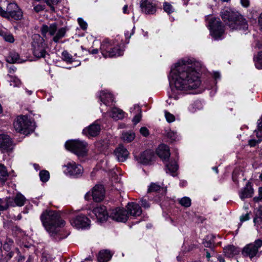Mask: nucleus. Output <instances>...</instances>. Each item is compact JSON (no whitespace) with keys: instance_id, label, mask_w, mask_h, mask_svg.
<instances>
[{"instance_id":"nucleus-1","label":"nucleus","mask_w":262,"mask_h":262,"mask_svg":"<svg viewBox=\"0 0 262 262\" xmlns=\"http://www.w3.org/2000/svg\"><path fill=\"white\" fill-rule=\"evenodd\" d=\"M198 64L199 63L189 59L179 60L171 68L169 75L170 83L177 90L182 91L198 88L201 84Z\"/></svg>"},{"instance_id":"nucleus-2","label":"nucleus","mask_w":262,"mask_h":262,"mask_svg":"<svg viewBox=\"0 0 262 262\" xmlns=\"http://www.w3.org/2000/svg\"><path fill=\"white\" fill-rule=\"evenodd\" d=\"M40 219L46 230L52 236L56 235L66 224L65 221L60 218L59 213L53 210L43 211Z\"/></svg>"},{"instance_id":"nucleus-3","label":"nucleus","mask_w":262,"mask_h":262,"mask_svg":"<svg viewBox=\"0 0 262 262\" xmlns=\"http://www.w3.org/2000/svg\"><path fill=\"white\" fill-rule=\"evenodd\" d=\"M221 13L223 20L231 30H239L243 33L247 31L248 24L238 12L227 8L222 10Z\"/></svg>"},{"instance_id":"nucleus-4","label":"nucleus","mask_w":262,"mask_h":262,"mask_svg":"<svg viewBox=\"0 0 262 262\" xmlns=\"http://www.w3.org/2000/svg\"><path fill=\"white\" fill-rule=\"evenodd\" d=\"M100 51L104 58L121 56L123 50L118 45H113L108 39H104L101 44Z\"/></svg>"},{"instance_id":"nucleus-5","label":"nucleus","mask_w":262,"mask_h":262,"mask_svg":"<svg viewBox=\"0 0 262 262\" xmlns=\"http://www.w3.org/2000/svg\"><path fill=\"white\" fill-rule=\"evenodd\" d=\"M14 127L17 132L27 135L34 130L35 125L28 117L21 116L14 122Z\"/></svg>"},{"instance_id":"nucleus-6","label":"nucleus","mask_w":262,"mask_h":262,"mask_svg":"<svg viewBox=\"0 0 262 262\" xmlns=\"http://www.w3.org/2000/svg\"><path fill=\"white\" fill-rule=\"evenodd\" d=\"M32 42L33 54L37 58H44L47 52L43 38L38 34H34Z\"/></svg>"},{"instance_id":"nucleus-7","label":"nucleus","mask_w":262,"mask_h":262,"mask_svg":"<svg viewBox=\"0 0 262 262\" xmlns=\"http://www.w3.org/2000/svg\"><path fill=\"white\" fill-rule=\"evenodd\" d=\"M208 28L210 35L215 39H221L225 32V27L219 18H211L209 21Z\"/></svg>"},{"instance_id":"nucleus-8","label":"nucleus","mask_w":262,"mask_h":262,"mask_svg":"<svg viewBox=\"0 0 262 262\" xmlns=\"http://www.w3.org/2000/svg\"><path fill=\"white\" fill-rule=\"evenodd\" d=\"M64 145L67 149L78 156H83L86 152L87 144L84 141L78 140H70L67 141Z\"/></svg>"},{"instance_id":"nucleus-9","label":"nucleus","mask_w":262,"mask_h":262,"mask_svg":"<svg viewBox=\"0 0 262 262\" xmlns=\"http://www.w3.org/2000/svg\"><path fill=\"white\" fill-rule=\"evenodd\" d=\"M23 16L22 11L15 3H10L5 11L2 9V16L8 19L13 18L15 20H20Z\"/></svg>"},{"instance_id":"nucleus-10","label":"nucleus","mask_w":262,"mask_h":262,"mask_svg":"<svg viewBox=\"0 0 262 262\" xmlns=\"http://www.w3.org/2000/svg\"><path fill=\"white\" fill-rule=\"evenodd\" d=\"M64 173L68 176L78 178L82 176L83 167L75 162H69L62 167Z\"/></svg>"},{"instance_id":"nucleus-11","label":"nucleus","mask_w":262,"mask_h":262,"mask_svg":"<svg viewBox=\"0 0 262 262\" xmlns=\"http://www.w3.org/2000/svg\"><path fill=\"white\" fill-rule=\"evenodd\" d=\"M90 220L85 215L80 214L70 220L71 225L78 229H88L90 227Z\"/></svg>"},{"instance_id":"nucleus-12","label":"nucleus","mask_w":262,"mask_h":262,"mask_svg":"<svg viewBox=\"0 0 262 262\" xmlns=\"http://www.w3.org/2000/svg\"><path fill=\"white\" fill-rule=\"evenodd\" d=\"M262 246V241L257 239L254 243L247 245L242 251V254L245 256L250 258L256 256L258 254V249Z\"/></svg>"},{"instance_id":"nucleus-13","label":"nucleus","mask_w":262,"mask_h":262,"mask_svg":"<svg viewBox=\"0 0 262 262\" xmlns=\"http://www.w3.org/2000/svg\"><path fill=\"white\" fill-rule=\"evenodd\" d=\"M104 193V187L101 185H96L93 187L91 192L86 193L85 199L89 200L90 197L92 196L95 202H100L103 200Z\"/></svg>"},{"instance_id":"nucleus-14","label":"nucleus","mask_w":262,"mask_h":262,"mask_svg":"<svg viewBox=\"0 0 262 262\" xmlns=\"http://www.w3.org/2000/svg\"><path fill=\"white\" fill-rule=\"evenodd\" d=\"M110 217L117 222H125L128 218V213L123 208H116L111 211Z\"/></svg>"},{"instance_id":"nucleus-15","label":"nucleus","mask_w":262,"mask_h":262,"mask_svg":"<svg viewBox=\"0 0 262 262\" xmlns=\"http://www.w3.org/2000/svg\"><path fill=\"white\" fill-rule=\"evenodd\" d=\"M155 154L151 150H145L139 156H136V160L140 163L144 165L151 164L154 160Z\"/></svg>"},{"instance_id":"nucleus-16","label":"nucleus","mask_w":262,"mask_h":262,"mask_svg":"<svg viewBox=\"0 0 262 262\" xmlns=\"http://www.w3.org/2000/svg\"><path fill=\"white\" fill-rule=\"evenodd\" d=\"M13 145L8 135H0V149L3 152H8L13 149Z\"/></svg>"},{"instance_id":"nucleus-17","label":"nucleus","mask_w":262,"mask_h":262,"mask_svg":"<svg viewBox=\"0 0 262 262\" xmlns=\"http://www.w3.org/2000/svg\"><path fill=\"white\" fill-rule=\"evenodd\" d=\"M100 130V125L95 122L88 127L84 128L83 129L82 133L89 138L93 137L98 135Z\"/></svg>"},{"instance_id":"nucleus-18","label":"nucleus","mask_w":262,"mask_h":262,"mask_svg":"<svg viewBox=\"0 0 262 262\" xmlns=\"http://www.w3.org/2000/svg\"><path fill=\"white\" fill-rule=\"evenodd\" d=\"M92 213L99 222L105 221L108 217L106 207L104 206H98L95 208L93 210Z\"/></svg>"},{"instance_id":"nucleus-19","label":"nucleus","mask_w":262,"mask_h":262,"mask_svg":"<svg viewBox=\"0 0 262 262\" xmlns=\"http://www.w3.org/2000/svg\"><path fill=\"white\" fill-rule=\"evenodd\" d=\"M141 8L143 12L147 14H153L156 11V5L151 0H142Z\"/></svg>"},{"instance_id":"nucleus-20","label":"nucleus","mask_w":262,"mask_h":262,"mask_svg":"<svg viewBox=\"0 0 262 262\" xmlns=\"http://www.w3.org/2000/svg\"><path fill=\"white\" fill-rule=\"evenodd\" d=\"M127 207V213H128L129 216L137 217L140 216L142 210L140 206L137 203L132 202L128 203Z\"/></svg>"},{"instance_id":"nucleus-21","label":"nucleus","mask_w":262,"mask_h":262,"mask_svg":"<svg viewBox=\"0 0 262 262\" xmlns=\"http://www.w3.org/2000/svg\"><path fill=\"white\" fill-rule=\"evenodd\" d=\"M156 152L159 158L163 161L168 159L170 155L169 147L165 144L160 145Z\"/></svg>"},{"instance_id":"nucleus-22","label":"nucleus","mask_w":262,"mask_h":262,"mask_svg":"<svg viewBox=\"0 0 262 262\" xmlns=\"http://www.w3.org/2000/svg\"><path fill=\"white\" fill-rule=\"evenodd\" d=\"M253 222L258 232L262 234V207L255 210Z\"/></svg>"},{"instance_id":"nucleus-23","label":"nucleus","mask_w":262,"mask_h":262,"mask_svg":"<svg viewBox=\"0 0 262 262\" xmlns=\"http://www.w3.org/2000/svg\"><path fill=\"white\" fill-rule=\"evenodd\" d=\"M115 155L119 162L125 161L128 156V150L122 145H119L114 151Z\"/></svg>"},{"instance_id":"nucleus-24","label":"nucleus","mask_w":262,"mask_h":262,"mask_svg":"<svg viewBox=\"0 0 262 262\" xmlns=\"http://www.w3.org/2000/svg\"><path fill=\"white\" fill-rule=\"evenodd\" d=\"M253 193V189L250 183L248 182L245 187L239 193V198L244 200L246 198L252 197Z\"/></svg>"},{"instance_id":"nucleus-25","label":"nucleus","mask_w":262,"mask_h":262,"mask_svg":"<svg viewBox=\"0 0 262 262\" xmlns=\"http://www.w3.org/2000/svg\"><path fill=\"white\" fill-rule=\"evenodd\" d=\"M179 168L177 162L175 160H171L165 164V171L172 176H176V172Z\"/></svg>"},{"instance_id":"nucleus-26","label":"nucleus","mask_w":262,"mask_h":262,"mask_svg":"<svg viewBox=\"0 0 262 262\" xmlns=\"http://www.w3.org/2000/svg\"><path fill=\"white\" fill-rule=\"evenodd\" d=\"M100 99L105 105H109L114 101L113 96L107 91H103L100 92Z\"/></svg>"},{"instance_id":"nucleus-27","label":"nucleus","mask_w":262,"mask_h":262,"mask_svg":"<svg viewBox=\"0 0 262 262\" xmlns=\"http://www.w3.org/2000/svg\"><path fill=\"white\" fill-rule=\"evenodd\" d=\"M239 252L238 248L232 245L228 246L224 249L225 256L229 258L239 254Z\"/></svg>"},{"instance_id":"nucleus-28","label":"nucleus","mask_w":262,"mask_h":262,"mask_svg":"<svg viewBox=\"0 0 262 262\" xmlns=\"http://www.w3.org/2000/svg\"><path fill=\"white\" fill-rule=\"evenodd\" d=\"M110 116L114 120H118L122 119L125 116V113L117 107H114L110 113Z\"/></svg>"},{"instance_id":"nucleus-29","label":"nucleus","mask_w":262,"mask_h":262,"mask_svg":"<svg viewBox=\"0 0 262 262\" xmlns=\"http://www.w3.org/2000/svg\"><path fill=\"white\" fill-rule=\"evenodd\" d=\"M12 199V204H13V205H11L12 207L15 206L21 207L24 205L26 201V198L19 192L17 193L13 199Z\"/></svg>"},{"instance_id":"nucleus-30","label":"nucleus","mask_w":262,"mask_h":262,"mask_svg":"<svg viewBox=\"0 0 262 262\" xmlns=\"http://www.w3.org/2000/svg\"><path fill=\"white\" fill-rule=\"evenodd\" d=\"M12 199L10 197L0 199V211H5L9 208L12 204Z\"/></svg>"},{"instance_id":"nucleus-31","label":"nucleus","mask_w":262,"mask_h":262,"mask_svg":"<svg viewBox=\"0 0 262 262\" xmlns=\"http://www.w3.org/2000/svg\"><path fill=\"white\" fill-rule=\"evenodd\" d=\"M112 256V254L109 251H101L98 256V262H107L111 259Z\"/></svg>"},{"instance_id":"nucleus-32","label":"nucleus","mask_w":262,"mask_h":262,"mask_svg":"<svg viewBox=\"0 0 262 262\" xmlns=\"http://www.w3.org/2000/svg\"><path fill=\"white\" fill-rule=\"evenodd\" d=\"M135 138V134L134 133L128 131V132H123L122 133L121 139V140L125 143H129L132 142L134 140Z\"/></svg>"},{"instance_id":"nucleus-33","label":"nucleus","mask_w":262,"mask_h":262,"mask_svg":"<svg viewBox=\"0 0 262 262\" xmlns=\"http://www.w3.org/2000/svg\"><path fill=\"white\" fill-rule=\"evenodd\" d=\"M134 110H137V114H134L135 116L133 119V122L135 124H137L139 123L142 117V112H141V107L137 104L134 105Z\"/></svg>"},{"instance_id":"nucleus-34","label":"nucleus","mask_w":262,"mask_h":262,"mask_svg":"<svg viewBox=\"0 0 262 262\" xmlns=\"http://www.w3.org/2000/svg\"><path fill=\"white\" fill-rule=\"evenodd\" d=\"M67 30L65 28H60L53 37V40L56 43L59 42V40L63 38L66 33Z\"/></svg>"},{"instance_id":"nucleus-35","label":"nucleus","mask_w":262,"mask_h":262,"mask_svg":"<svg viewBox=\"0 0 262 262\" xmlns=\"http://www.w3.org/2000/svg\"><path fill=\"white\" fill-rule=\"evenodd\" d=\"M7 61L9 63L20 62L19 59V55L15 52L10 53L7 57Z\"/></svg>"},{"instance_id":"nucleus-36","label":"nucleus","mask_w":262,"mask_h":262,"mask_svg":"<svg viewBox=\"0 0 262 262\" xmlns=\"http://www.w3.org/2000/svg\"><path fill=\"white\" fill-rule=\"evenodd\" d=\"M254 61L257 69H262V52H259L254 57Z\"/></svg>"},{"instance_id":"nucleus-37","label":"nucleus","mask_w":262,"mask_h":262,"mask_svg":"<svg viewBox=\"0 0 262 262\" xmlns=\"http://www.w3.org/2000/svg\"><path fill=\"white\" fill-rule=\"evenodd\" d=\"M8 177V173L6 169V167L3 165L0 164V179L3 182H5L7 180Z\"/></svg>"},{"instance_id":"nucleus-38","label":"nucleus","mask_w":262,"mask_h":262,"mask_svg":"<svg viewBox=\"0 0 262 262\" xmlns=\"http://www.w3.org/2000/svg\"><path fill=\"white\" fill-rule=\"evenodd\" d=\"M165 135L171 142L176 141L178 138L177 133L170 129L165 130Z\"/></svg>"},{"instance_id":"nucleus-39","label":"nucleus","mask_w":262,"mask_h":262,"mask_svg":"<svg viewBox=\"0 0 262 262\" xmlns=\"http://www.w3.org/2000/svg\"><path fill=\"white\" fill-rule=\"evenodd\" d=\"M161 189V187L158 183H151L150 185L148 186V188L147 190L148 193L150 192H156Z\"/></svg>"},{"instance_id":"nucleus-40","label":"nucleus","mask_w":262,"mask_h":262,"mask_svg":"<svg viewBox=\"0 0 262 262\" xmlns=\"http://www.w3.org/2000/svg\"><path fill=\"white\" fill-rule=\"evenodd\" d=\"M179 203L185 207H189L191 206V200L187 196H184L179 200Z\"/></svg>"},{"instance_id":"nucleus-41","label":"nucleus","mask_w":262,"mask_h":262,"mask_svg":"<svg viewBox=\"0 0 262 262\" xmlns=\"http://www.w3.org/2000/svg\"><path fill=\"white\" fill-rule=\"evenodd\" d=\"M40 179L42 182H47L50 178L49 172L47 170H41L39 172Z\"/></svg>"},{"instance_id":"nucleus-42","label":"nucleus","mask_w":262,"mask_h":262,"mask_svg":"<svg viewBox=\"0 0 262 262\" xmlns=\"http://www.w3.org/2000/svg\"><path fill=\"white\" fill-rule=\"evenodd\" d=\"M61 58L64 61L67 62L71 63L73 61L72 56L67 51L62 52Z\"/></svg>"},{"instance_id":"nucleus-43","label":"nucleus","mask_w":262,"mask_h":262,"mask_svg":"<svg viewBox=\"0 0 262 262\" xmlns=\"http://www.w3.org/2000/svg\"><path fill=\"white\" fill-rule=\"evenodd\" d=\"M95 146H96V147L98 148V150L100 152L104 151V150L107 147L106 143L104 141H98V142H96Z\"/></svg>"},{"instance_id":"nucleus-44","label":"nucleus","mask_w":262,"mask_h":262,"mask_svg":"<svg viewBox=\"0 0 262 262\" xmlns=\"http://www.w3.org/2000/svg\"><path fill=\"white\" fill-rule=\"evenodd\" d=\"M3 38L8 42H13L14 41V38L13 36L10 33H7L5 32H3V34L2 35Z\"/></svg>"},{"instance_id":"nucleus-45","label":"nucleus","mask_w":262,"mask_h":262,"mask_svg":"<svg viewBox=\"0 0 262 262\" xmlns=\"http://www.w3.org/2000/svg\"><path fill=\"white\" fill-rule=\"evenodd\" d=\"M163 9L168 14L173 12L174 11V9L171 6V5L167 2L164 3Z\"/></svg>"},{"instance_id":"nucleus-46","label":"nucleus","mask_w":262,"mask_h":262,"mask_svg":"<svg viewBox=\"0 0 262 262\" xmlns=\"http://www.w3.org/2000/svg\"><path fill=\"white\" fill-rule=\"evenodd\" d=\"M57 26L56 24L53 23L49 26V33L51 36H54L57 31Z\"/></svg>"},{"instance_id":"nucleus-47","label":"nucleus","mask_w":262,"mask_h":262,"mask_svg":"<svg viewBox=\"0 0 262 262\" xmlns=\"http://www.w3.org/2000/svg\"><path fill=\"white\" fill-rule=\"evenodd\" d=\"M10 84L13 87H18L21 85V81L16 77H12L10 81Z\"/></svg>"},{"instance_id":"nucleus-48","label":"nucleus","mask_w":262,"mask_h":262,"mask_svg":"<svg viewBox=\"0 0 262 262\" xmlns=\"http://www.w3.org/2000/svg\"><path fill=\"white\" fill-rule=\"evenodd\" d=\"M45 2L49 6L52 11H55V8L54 5H56L59 2V0H45Z\"/></svg>"},{"instance_id":"nucleus-49","label":"nucleus","mask_w":262,"mask_h":262,"mask_svg":"<svg viewBox=\"0 0 262 262\" xmlns=\"http://www.w3.org/2000/svg\"><path fill=\"white\" fill-rule=\"evenodd\" d=\"M165 116L166 120L168 122H172L175 120L174 116L172 114L169 113V112H168L167 111L165 112Z\"/></svg>"},{"instance_id":"nucleus-50","label":"nucleus","mask_w":262,"mask_h":262,"mask_svg":"<svg viewBox=\"0 0 262 262\" xmlns=\"http://www.w3.org/2000/svg\"><path fill=\"white\" fill-rule=\"evenodd\" d=\"M13 244V241L11 239H9L3 245V248L6 251H8L11 249V246Z\"/></svg>"},{"instance_id":"nucleus-51","label":"nucleus","mask_w":262,"mask_h":262,"mask_svg":"<svg viewBox=\"0 0 262 262\" xmlns=\"http://www.w3.org/2000/svg\"><path fill=\"white\" fill-rule=\"evenodd\" d=\"M78 22L82 29L85 30L87 28V24L81 18H78Z\"/></svg>"},{"instance_id":"nucleus-52","label":"nucleus","mask_w":262,"mask_h":262,"mask_svg":"<svg viewBox=\"0 0 262 262\" xmlns=\"http://www.w3.org/2000/svg\"><path fill=\"white\" fill-rule=\"evenodd\" d=\"M48 32H49V26L47 25H43L41 28V34L43 37H46Z\"/></svg>"},{"instance_id":"nucleus-53","label":"nucleus","mask_w":262,"mask_h":262,"mask_svg":"<svg viewBox=\"0 0 262 262\" xmlns=\"http://www.w3.org/2000/svg\"><path fill=\"white\" fill-rule=\"evenodd\" d=\"M249 219H250L249 214L248 213L242 215L240 216L241 223H243L244 222L248 221Z\"/></svg>"},{"instance_id":"nucleus-54","label":"nucleus","mask_w":262,"mask_h":262,"mask_svg":"<svg viewBox=\"0 0 262 262\" xmlns=\"http://www.w3.org/2000/svg\"><path fill=\"white\" fill-rule=\"evenodd\" d=\"M140 133L144 136L146 137L149 134V132L147 128L145 127H142L140 130Z\"/></svg>"},{"instance_id":"nucleus-55","label":"nucleus","mask_w":262,"mask_h":262,"mask_svg":"<svg viewBox=\"0 0 262 262\" xmlns=\"http://www.w3.org/2000/svg\"><path fill=\"white\" fill-rule=\"evenodd\" d=\"M141 202L142 206L145 208H148L150 207L149 203L145 199L142 198Z\"/></svg>"},{"instance_id":"nucleus-56","label":"nucleus","mask_w":262,"mask_h":262,"mask_svg":"<svg viewBox=\"0 0 262 262\" xmlns=\"http://www.w3.org/2000/svg\"><path fill=\"white\" fill-rule=\"evenodd\" d=\"M45 9V6L41 5H37L34 7V10L36 12H39Z\"/></svg>"},{"instance_id":"nucleus-57","label":"nucleus","mask_w":262,"mask_h":262,"mask_svg":"<svg viewBox=\"0 0 262 262\" xmlns=\"http://www.w3.org/2000/svg\"><path fill=\"white\" fill-rule=\"evenodd\" d=\"M260 142L259 140L256 141L255 140L251 139L249 141V144L250 146L253 147L257 143H259Z\"/></svg>"},{"instance_id":"nucleus-58","label":"nucleus","mask_w":262,"mask_h":262,"mask_svg":"<svg viewBox=\"0 0 262 262\" xmlns=\"http://www.w3.org/2000/svg\"><path fill=\"white\" fill-rule=\"evenodd\" d=\"M213 242H213H211V241H209V242H207V241H205V242H203V244L204 245L205 247H211L213 245Z\"/></svg>"},{"instance_id":"nucleus-59","label":"nucleus","mask_w":262,"mask_h":262,"mask_svg":"<svg viewBox=\"0 0 262 262\" xmlns=\"http://www.w3.org/2000/svg\"><path fill=\"white\" fill-rule=\"evenodd\" d=\"M241 3L243 7H248L249 6V0H241Z\"/></svg>"},{"instance_id":"nucleus-60","label":"nucleus","mask_w":262,"mask_h":262,"mask_svg":"<svg viewBox=\"0 0 262 262\" xmlns=\"http://www.w3.org/2000/svg\"><path fill=\"white\" fill-rule=\"evenodd\" d=\"M198 103L199 102H195L194 104H191L188 107L189 111L192 113L196 111V110L194 108V106L198 104Z\"/></svg>"},{"instance_id":"nucleus-61","label":"nucleus","mask_w":262,"mask_h":262,"mask_svg":"<svg viewBox=\"0 0 262 262\" xmlns=\"http://www.w3.org/2000/svg\"><path fill=\"white\" fill-rule=\"evenodd\" d=\"M134 33V31L133 30H132L131 32L129 33L128 31H127L125 33V35L126 38H130L132 35Z\"/></svg>"},{"instance_id":"nucleus-62","label":"nucleus","mask_w":262,"mask_h":262,"mask_svg":"<svg viewBox=\"0 0 262 262\" xmlns=\"http://www.w3.org/2000/svg\"><path fill=\"white\" fill-rule=\"evenodd\" d=\"M253 200L255 202H258L262 200V194L259 193L258 196H256L253 198Z\"/></svg>"},{"instance_id":"nucleus-63","label":"nucleus","mask_w":262,"mask_h":262,"mask_svg":"<svg viewBox=\"0 0 262 262\" xmlns=\"http://www.w3.org/2000/svg\"><path fill=\"white\" fill-rule=\"evenodd\" d=\"M258 23L260 26L262 28V13L260 14L258 18Z\"/></svg>"},{"instance_id":"nucleus-64","label":"nucleus","mask_w":262,"mask_h":262,"mask_svg":"<svg viewBox=\"0 0 262 262\" xmlns=\"http://www.w3.org/2000/svg\"><path fill=\"white\" fill-rule=\"evenodd\" d=\"M25 259V257L20 255L18 257V262H23Z\"/></svg>"}]
</instances>
